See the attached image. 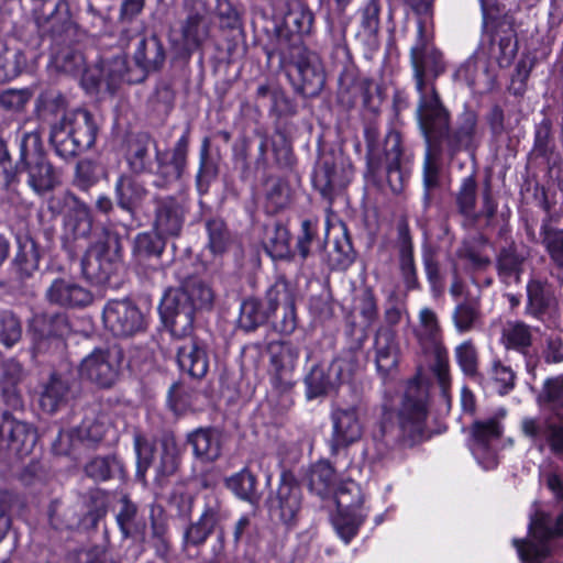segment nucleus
Returning <instances> with one entry per match:
<instances>
[{
    "instance_id": "44",
    "label": "nucleus",
    "mask_w": 563,
    "mask_h": 563,
    "mask_svg": "<svg viewBox=\"0 0 563 563\" xmlns=\"http://www.w3.org/2000/svg\"><path fill=\"white\" fill-rule=\"evenodd\" d=\"M69 395V384L56 374H52L43 385L40 395V407L47 413H55L66 406Z\"/></svg>"
},
{
    "instance_id": "52",
    "label": "nucleus",
    "mask_w": 563,
    "mask_h": 563,
    "mask_svg": "<svg viewBox=\"0 0 563 563\" xmlns=\"http://www.w3.org/2000/svg\"><path fill=\"white\" fill-rule=\"evenodd\" d=\"M336 475L333 466L328 461L314 463L308 474V487L310 492L327 497L335 484Z\"/></svg>"
},
{
    "instance_id": "17",
    "label": "nucleus",
    "mask_w": 563,
    "mask_h": 563,
    "mask_svg": "<svg viewBox=\"0 0 563 563\" xmlns=\"http://www.w3.org/2000/svg\"><path fill=\"white\" fill-rule=\"evenodd\" d=\"M122 361L120 349H95L81 361L79 375L99 388H111L119 379Z\"/></svg>"
},
{
    "instance_id": "22",
    "label": "nucleus",
    "mask_w": 563,
    "mask_h": 563,
    "mask_svg": "<svg viewBox=\"0 0 563 563\" xmlns=\"http://www.w3.org/2000/svg\"><path fill=\"white\" fill-rule=\"evenodd\" d=\"M477 199V181L475 175L472 174L462 180V184L455 195V203L459 212L471 221L472 224L478 222L484 217L486 227L490 225L497 211V203L493 199L490 180L487 179L485 188L482 192V209L475 212Z\"/></svg>"
},
{
    "instance_id": "3",
    "label": "nucleus",
    "mask_w": 563,
    "mask_h": 563,
    "mask_svg": "<svg viewBox=\"0 0 563 563\" xmlns=\"http://www.w3.org/2000/svg\"><path fill=\"white\" fill-rule=\"evenodd\" d=\"M379 136V129L375 123L366 124L364 128L366 145L365 175L376 180L380 177L383 169H385L387 183L391 191L398 194L404 189L405 181L401 135L398 131L390 130L383 142Z\"/></svg>"
},
{
    "instance_id": "18",
    "label": "nucleus",
    "mask_w": 563,
    "mask_h": 563,
    "mask_svg": "<svg viewBox=\"0 0 563 563\" xmlns=\"http://www.w3.org/2000/svg\"><path fill=\"white\" fill-rule=\"evenodd\" d=\"M268 375L273 387L285 393L295 383V369L300 356V347L291 341H272L266 346Z\"/></svg>"
},
{
    "instance_id": "57",
    "label": "nucleus",
    "mask_w": 563,
    "mask_h": 563,
    "mask_svg": "<svg viewBox=\"0 0 563 563\" xmlns=\"http://www.w3.org/2000/svg\"><path fill=\"white\" fill-rule=\"evenodd\" d=\"M528 306L527 313L542 319L552 302V295L547 283L532 279L527 285Z\"/></svg>"
},
{
    "instance_id": "55",
    "label": "nucleus",
    "mask_w": 563,
    "mask_h": 563,
    "mask_svg": "<svg viewBox=\"0 0 563 563\" xmlns=\"http://www.w3.org/2000/svg\"><path fill=\"white\" fill-rule=\"evenodd\" d=\"M167 236L155 232L139 233L134 239L133 254L137 260L159 258L165 250Z\"/></svg>"
},
{
    "instance_id": "10",
    "label": "nucleus",
    "mask_w": 563,
    "mask_h": 563,
    "mask_svg": "<svg viewBox=\"0 0 563 563\" xmlns=\"http://www.w3.org/2000/svg\"><path fill=\"white\" fill-rule=\"evenodd\" d=\"M426 418V391L418 383L411 382L397 413L398 440L407 446L420 442L424 438Z\"/></svg>"
},
{
    "instance_id": "42",
    "label": "nucleus",
    "mask_w": 563,
    "mask_h": 563,
    "mask_svg": "<svg viewBox=\"0 0 563 563\" xmlns=\"http://www.w3.org/2000/svg\"><path fill=\"white\" fill-rule=\"evenodd\" d=\"M482 318V306L478 297H466L455 306L452 312V320L459 333H467L479 328Z\"/></svg>"
},
{
    "instance_id": "30",
    "label": "nucleus",
    "mask_w": 563,
    "mask_h": 563,
    "mask_svg": "<svg viewBox=\"0 0 563 563\" xmlns=\"http://www.w3.org/2000/svg\"><path fill=\"white\" fill-rule=\"evenodd\" d=\"M223 519L218 501L207 504L199 519L191 522L184 531L183 548H199L206 543L216 527Z\"/></svg>"
},
{
    "instance_id": "58",
    "label": "nucleus",
    "mask_w": 563,
    "mask_h": 563,
    "mask_svg": "<svg viewBox=\"0 0 563 563\" xmlns=\"http://www.w3.org/2000/svg\"><path fill=\"white\" fill-rule=\"evenodd\" d=\"M26 64L23 51L0 43V82L16 78L26 68Z\"/></svg>"
},
{
    "instance_id": "31",
    "label": "nucleus",
    "mask_w": 563,
    "mask_h": 563,
    "mask_svg": "<svg viewBox=\"0 0 563 563\" xmlns=\"http://www.w3.org/2000/svg\"><path fill=\"white\" fill-rule=\"evenodd\" d=\"M24 378L22 364L15 358L2 363L0 377V391L3 404L13 411L24 408V400L19 385Z\"/></svg>"
},
{
    "instance_id": "63",
    "label": "nucleus",
    "mask_w": 563,
    "mask_h": 563,
    "mask_svg": "<svg viewBox=\"0 0 563 563\" xmlns=\"http://www.w3.org/2000/svg\"><path fill=\"white\" fill-rule=\"evenodd\" d=\"M497 43L498 53H494L496 59L500 65L509 64L517 54V41L515 30L509 23L503 22L499 24V30L492 40L493 46Z\"/></svg>"
},
{
    "instance_id": "43",
    "label": "nucleus",
    "mask_w": 563,
    "mask_h": 563,
    "mask_svg": "<svg viewBox=\"0 0 563 563\" xmlns=\"http://www.w3.org/2000/svg\"><path fill=\"white\" fill-rule=\"evenodd\" d=\"M358 23L357 37L369 47L377 46L380 30V4L378 0H368L360 9Z\"/></svg>"
},
{
    "instance_id": "37",
    "label": "nucleus",
    "mask_w": 563,
    "mask_h": 563,
    "mask_svg": "<svg viewBox=\"0 0 563 563\" xmlns=\"http://www.w3.org/2000/svg\"><path fill=\"white\" fill-rule=\"evenodd\" d=\"M104 426L96 420H84L80 426L71 430L69 433L59 431L56 440L53 443L54 450L58 454L68 453L69 448L64 445V440H69L71 444L75 441L87 443L88 445L100 442L104 437Z\"/></svg>"
},
{
    "instance_id": "46",
    "label": "nucleus",
    "mask_w": 563,
    "mask_h": 563,
    "mask_svg": "<svg viewBox=\"0 0 563 563\" xmlns=\"http://www.w3.org/2000/svg\"><path fill=\"white\" fill-rule=\"evenodd\" d=\"M31 332L48 335L63 341L71 333V325L65 313H42L34 317Z\"/></svg>"
},
{
    "instance_id": "61",
    "label": "nucleus",
    "mask_w": 563,
    "mask_h": 563,
    "mask_svg": "<svg viewBox=\"0 0 563 563\" xmlns=\"http://www.w3.org/2000/svg\"><path fill=\"white\" fill-rule=\"evenodd\" d=\"M418 340L423 343H429L430 346L439 342L441 327L438 313L430 307H423L419 311L418 325L415 330Z\"/></svg>"
},
{
    "instance_id": "14",
    "label": "nucleus",
    "mask_w": 563,
    "mask_h": 563,
    "mask_svg": "<svg viewBox=\"0 0 563 563\" xmlns=\"http://www.w3.org/2000/svg\"><path fill=\"white\" fill-rule=\"evenodd\" d=\"M38 36L48 41L52 47L74 45L79 42L82 33L71 20L69 5L60 0L49 13H38L35 16Z\"/></svg>"
},
{
    "instance_id": "41",
    "label": "nucleus",
    "mask_w": 563,
    "mask_h": 563,
    "mask_svg": "<svg viewBox=\"0 0 563 563\" xmlns=\"http://www.w3.org/2000/svg\"><path fill=\"white\" fill-rule=\"evenodd\" d=\"M151 144L152 140L147 134H139L129 141L125 158L133 174L153 173Z\"/></svg>"
},
{
    "instance_id": "54",
    "label": "nucleus",
    "mask_w": 563,
    "mask_h": 563,
    "mask_svg": "<svg viewBox=\"0 0 563 563\" xmlns=\"http://www.w3.org/2000/svg\"><path fill=\"white\" fill-rule=\"evenodd\" d=\"M123 471V464L115 455L96 456L84 467L85 474L95 482L109 481Z\"/></svg>"
},
{
    "instance_id": "15",
    "label": "nucleus",
    "mask_w": 563,
    "mask_h": 563,
    "mask_svg": "<svg viewBox=\"0 0 563 563\" xmlns=\"http://www.w3.org/2000/svg\"><path fill=\"white\" fill-rule=\"evenodd\" d=\"M183 10L185 16L179 22V33L184 48L191 53L210 37L212 9L208 0H184Z\"/></svg>"
},
{
    "instance_id": "36",
    "label": "nucleus",
    "mask_w": 563,
    "mask_h": 563,
    "mask_svg": "<svg viewBox=\"0 0 563 563\" xmlns=\"http://www.w3.org/2000/svg\"><path fill=\"white\" fill-rule=\"evenodd\" d=\"M500 342L507 351H516L525 358L532 355V328L523 321H507L501 329Z\"/></svg>"
},
{
    "instance_id": "23",
    "label": "nucleus",
    "mask_w": 563,
    "mask_h": 563,
    "mask_svg": "<svg viewBox=\"0 0 563 563\" xmlns=\"http://www.w3.org/2000/svg\"><path fill=\"white\" fill-rule=\"evenodd\" d=\"M549 515L538 511L530 520L529 540H514L522 563H542L550 554L549 541L556 536Z\"/></svg>"
},
{
    "instance_id": "51",
    "label": "nucleus",
    "mask_w": 563,
    "mask_h": 563,
    "mask_svg": "<svg viewBox=\"0 0 563 563\" xmlns=\"http://www.w3.org/2000/svg\"><path fill=\"white\" fill-rule=\"evenodd\" d=\"M314 15L307 3L291 1L284 18L285 26L298 35L309 34L312 30Z\"/></svg>"
},
{
    "instance_id": "45",
    "label": "nucleus",
    "mask_w": 563,
    "mask_h": 563,
    "mask_svg": "<svg viewBox=\"0 0 563 563\" xmlns=\"http://www.w3.org/2000/svg\"><path fill=\"white\" fill-rule=\"evenodd\" d=\"M115 520L124 539L135 538L143 534L145 521L139 515V508L128 495L120 498V508L115 515Z\"/></svg>"
},
{
    "instance_id": "47",
    "label": "nucleus",
    "mask_w": 563,
    "mask_h": 563,
    "mask_svg": "<svg viewBox=\"0 0 563 563\" xmlns=\"http://www.w3.org/2000/svg\"><path fill=\"white\" fill-rule=\"evenodd\" d=\"M18 252L13 260V265L22 279L32 276L37 271L40 263V252L36 242L24 236L18 239Z\"/></svg>"
},
{
    "instance_id": "21",
    "label": "nucleus",
    "mask_w": 563,
    "mask_h": 563,
    "mask_svg": "<svg viewBox=\"0 0 563 563\" xmlns=\"http://www.w3.org/2000/svg\"><path fill=\"white\" fill-rule=\"evenodd\" d=\"M103 322L118 338H131L146 330V320L141 309L131 300H111L103 308Z\"/></svg>"
},
{
    "instance_id": "64",
    "label": "nucleus",
    "mask_w": 563,
    "mask_h": 563,
    "mask_svg": "<svg viewBox=\"0 0 563 563\" xmlns=\"http://www.w3.org/2000/svg\"><path fill=\"white\" fill-rule=\"evenodd\" d=\"M542 244L553 264L563 271V230L551 227L549 221L541 225Z\"/></svg>"
},
{
    "instance_id": "27",
    "label": "nucleus",
    "mask_w": 563,
    "mask_h": 563,
    "mask_svg": "<svg viewBox=\"0 0 563 563\" xmlns=\"http://www.w3.org/2000/svg\"><path fill=\"white\" fill-rule=\"evenodd\" d=\"M332 435L329 441L332 454H338L340 449L347 448L362 435V426L357 410L353 407L338 408L331 413Z\"/></svg>"
},
{
    "instance_id": "19",
    "label": "nucleus",
    "mask_w": 563,
    "mask_h": 563,
    "mask_svg": "<svg viewBox=\"0 0 563 563\" xmlns=\"http://www.w3.org/2000/svg\"><path fill=\"white\" fill-rule=\"evenodd\" d=\"M188 211L189 200L183 194L155 196L153 198L152 229L167 238H178L181 234Z\"/></svg>"
},
{
    "instance_id": "39",
    "label": "nucleus",
    "mask_w": 563,
    "mask_h": 563,
    "mask_svg": "<svg viewBox=\"0 0 563 563\" xmlns=\"http://www.w3.org/2000/svg\"><path fill=\"white\" fill-rule=\"evenodd\" d=\"M146 195L147 190L144 185L131 175L122 174L118 177L114 185V197L121 209L131 214L134 213Z\"/></svg>"
},
{
    "instance_id": "34",
    "label": "nucleus",
    "mask_w": 563,
    "mask_h": 563,
    "mask_svg": "<svg viewBox=\"0 0 563 563\" xmlns=\"http://www.w3.org/2000/svg\"><path fill=\"white\" fill-rule=\"evenodd\" d=\"M187 443L192 446L195 457L203 463H212L221 456L222 435L217 428H198L191 431L187 434Z\"/></svg>"
},
{
    "instance_id": "1",
    "label": "nucleus",
    "mask_w": 563,
    "mask_h": 563,
    "mask_svg": "<svg viewBox=\"0 0 563 563\" xmlns=\"http://www.w3.org/2000/svg\"><path fill=\"white\" fill-rule=\"evenodd\" d=\"M409 56L418 93L416 119L426 144L424 168L435 173L438 164L477 148L479 119L476 111L465 107L452 122L451 111L435 87V80L445 71L443 54L429 43L422 20Z\"/></svg>"
},
{
    "instance_id": "49",
    "label": "nucleus",
    "mask_w": 563,
    "mask_h": 563,
    "mask_svg": "<svg viewBox=\"0 0 563 563\" xmlns=\"http://www.w3.org/2000/svg\"><path fill=\"white\" fill-rule=\"evenodd\" d=\"M206 230L208 234L207 249L214 257H222L234 243L227 224L221 219H209L206 222Z\"/></svg>"
},
{
    "instance_id": "28",
    "label": "nucleus",
    "mask_w": 563,
    "mask_h": 563,
    "mask_svg": "<svg viewBox=\"0 0 563 563\" xmlns=\"http://www.w3.org/2000/svg\"><path fill=\"white\" fill-rule=\"evenodd\" d=\"M397 254L398 268L407 290H418L421 284L418 278V269L413 254V242L406 218L397 222Z\"/></svg>"
},
{
    "instance_id": "26",
    "label": "nucleus",
    "mask_w": 563,
    "mask_h": 563,
    "mask_svg": "<svg viewBox=\"0 0 563 563\" xmlns=\"http://www.w3.org/2000/svg\"><path fill=\"white\" fill-rule=\"evenodd\" d=\"M521 432L533 443L539 442V450L542 451L544 443L550 451L556 455H563V418H548L541 421L539 418H523L521 421Z\"/></svg>"
},
{
    "instance_id": "38",
    "label": "nucleus",
    "mask_w": 563,
    "mask_h": 563,
    "mask_svg": "<svg viewBox=\"0 0 563 563\" xmlns=\"http://www.w3.org/2000/svg\"><path fill=\"white\" fill-rule=\"evenodd\" d=\"M526 256L518 251L515 242L503 246L496 256L499 278L507 285L518 284L523 272Z\"/></svg>"
},
{
    "instance_id": "16",
    "label": "nucleus",
    "mask_w": 563,
    "mask_h": 563,
    "mask_svg": "<svg viewBox=\"0 0 563 563\" xmlns=\"http://www.w3.org/2000/svg\"><path fill=\"white\" fill-rule=\"evenodd\" d=\"M302 499V490L296 477L290 472H284L278 487L267 499L268 512L273 519L292 528L298 523Z\"/></svg>"
},
{
    "instance_id": "24",
    "label": "nucleus",
    "mask_w": 563,
    "mask_h": 563,
    "mask_svg": "<svg viewBox=\"0 0 563 563\" xmlns=\"http://www.w3.org/2000/svg\"><path fill=\"white\" fill-rule=\"evenodd\" d=\"M505 411L486 420H476L470 427L471 450L474 456L485 468H493L497 465L496 454L492 445L503 435L501 419Z\"/></svg>"
},
{
    "instance_id": "35",
    "label": "nucleus",
    "mask_w": 563,
    "mask_h": 563,
    "mask_svg": "<svg viewBox=\"0 0 563 563\" xmlns=\"http://www.w3.org/2000/svg\"><path fill=\"white\" fill-rule=\"evenodd\" d=\"M63 118L70 128V132L75 134L81 151L89 150L95 144L98 133V124L93 115L86 109H76L65 113Z\"/></svg>"
},
{
    "instance_id": "9",
    "label": "nucleus",
    "mask_w": 563,
    "mask_h": 563,
    "mask_svg": "<svg viewBox=\"0 0 563 563\" xmlns=\"http://www.w3.org/2000/svg\"><path fill=\"white\" fill-rule=\"evenodd\" d=\"M365 336L358 339L357 346L344 352L335 358L325 369L314 365L305 378L308 398H316L327 394L340 383L347 382L358 368L360 362L356 350H360Z\"/></svg>"
},
{
    "instance_id": "50",
    "label": "nucleus",
    "mask_w": 563,
    "mask_h": 563,
    "mask_svg": "<svg viewBox=\"0 0 563 563\" xmlns=\"http://www.w3.org/2000/svg\"><path fill=\"white\" fill-rule=\"evenodd\" d=\"M219 165L216 158L210 154V140H202L199 152V168L196 175V186L198 191L203 195L208 192L210 185L218 178Z\"/></svg>"
},
{
    "instance_id": "4",
    "label": "nucleus",
    "mask_w": 563,
    "mask_h": 563,
    "mask_svg": "<svg viewBox=\"0 0 563 563\" xmlns=\"http://www.w3.org/2000/svg\"><path fill=\"white\" fill-rule=\"evenodd\" d=\"M165 59L162 41L156 35L142 36L133 53V65L129 64L125 56H115L109 60V86L113 87L117 82L141 84L150 74L161 70Z\"/></svg>"
},
{
    "instance_id": "32",
    "label": "nucleus",
    "mask_w": 563,
    "mask_h": 563,
    "mask_svg": "<svg viewBox=\"0 0 563 563\" xmlns=\"http://www.w3.org/2000/svg\"><path fill=\"white\" fill-rule=\"evenodd\" d=\"M312 181L321 196L332 202L335 194L347 185L349 178L344 170L338 167L332 156H325L316 168Z\"/></svg>"
},
{
    "instance_id": "5",
    "label": "nucleus",
    "mask_w": 563,
    "mask_h": 563,
    "mask_svg": "<svg viewBox=\"0 0 563 563\" xmlns=\"http://www.w3.org/2000/svg\"><path fill=\"white\" fill-rule=\"evenodd\" d=\"M283 58L294 90L305 98L319 96L325 84L320 56L301 43H294Z\"/></svg>"
},
{
    "instance_id": "12",
    "label": "nucleus",
    "mask_w": 563,
    "mask_h": 563,
    "mask_svg": "<svg viewBox=\"0 0 563 563\" xmlns=\"http://www.w3.org/2000/svg\"><path fill=\"white\" fill-rule=\"evenodd\" d=\"M120 241L108 234L87 249L81 260L82 274L93 283L106 284L120 267Z\"/></svg>"
},
{
    "instance_id": "13",
    "label": "nucleus",
    "mask_w": 563,
    "mask_h": 563,
    "mask_svg": "<svg viewBox=\"0 0 563 563\" xmlns=\"http://www.w3.org/2000/svg\"><path fill=\"white\" fill-rule=\"evenodd\" d=\"M40 137L35 133H25L21 140V163L27 173V184L34 192L42 195L53 190L57 176L53 165L37 151Z\"/></svg>"
},
{
    "instance_id": "62",
    "label": "nucleus",
    "mask_w": 563,
    "mask_h": 563,
    "mask_svg": "<svg viewBox=\"0 0 563 563\" xmlns=\"http://www.w3.org/2000/svg\"><path fill=\"white\" fill-rule=\"evenodd\" d=\"M354 258L352 242L346 232H343L328 251V264L332 269L344 271L354 262Z\"/></svg>"
},
{
    "instance_id": "7",
    "label": "nucleus",
    "mask_w": 563,
    "mask_h": 563,
    "mask_svg": "<svg viewBox=\"0 0 563 563\" xmlns=\"http://www.w3.org/2000/svg\"><path fill=\"white\" fill-rule=\"evenodd\" d=\"M48 209L53 213H60L65 209L64 217V246L74 252V243L87 239L92 230V214L90 207L80 200L74 192L67 190L53 196L48 201Z\"/></svg>"
},
{
    "instance_id": "59",
    "label": "nucleus",
    "mask_w": 563,
    "mask_h": 563,
    "mask_svg": "<svg viewBox=\"0 0 563 563\" xmlns=\"http://www.w3.org/2000/svg\"><path fill=\"white\" fill-rule=\"evenodd\" d=\"M291 189L282 178H269L265 185V207L268 212L276 213L290 205Z\"/></svg>"
},
{
    "instance_id": "29",
    "label": "nucleus",
    "mask_w": 563,
    "mask_h": 563,
    "mask_svg": "<svg viewBox=\"0 0 563 563\" xmlns=\"http://www.w3.org/2000/svg\"><path fill=\"white\" fill-rule=\"evenodd\" d=\"M45 297L48 302L66 308H84L93 301L89 289L64 278H56L46 289Z\"/></svg>"
},
{
    "instance_id": "33",
    "label": "nucleus",
    "mask_w": 563,
    "mask_h": 563,
    "mask_svg": "<svg viewBox=\"0 0 563 563\" xmlns=\"http://www.w3.org/2000/svg\"><path fill=\"white\" fill-rule=\"evenodd\" d=\"M374 350L376 368L386 376L397 367L399 361L400 347L396 331L388 327L379 328L375 334Z\"/></svg>"
},
{
    "instance_id": "25",
    "label": "nucleus",
    "mask_w": 563,
    "mask_h": 563,
    "mask_svg": "<svg viewBox=\"0 0 563 563\" xmlns=\"http://www.w3.org/2000/svg\"><path fill=\"white\" fill-rule=\"evenodd\" d=\"M176 361L179 369L191 378H203L209 369V354L207 346L192 334L188 336H174Z\"/></svg>"
},
{
    "instance_id": "11",
    "label": "nucleus",
    "mask_w": 563,
    "mask_h": 563,
    "mask_svg": "<svg viewBox=\"0 0 563 563\" xmlns=\"http://www.w3.org/2000/svg\"><path fill=\"white\" fill-rule=\"evenodd\" d=\"M335 503L338 515L333 526L339 537L349 543L367 517L361 487L353 481L342 483L335 493Z\"/></svg>"
},
{
    "instance_id": "40",
    "label": "nucleus",
    "mask_w": 563,
    "mask_h": 563,
    "mask_svg": "<svg viewBox=\"0 0 563 563\" xmlns=\"http://www.w3.org/2000/svg\"><path fill=\"white\" fill-rule=\"evenodd\" d=\"M263 246L273 260L294 258L295 254L290 246V233L280 222H274L265 227Z\"/></svg>"
},
{
    "instance_id": "56",
    "label": "nucleus",
    "mask_w": 563,
    "mask_h": 563,
    "mask_svg": "<svg viewBox=\"0 0 563 563\" xmlns=\"http://www.w3.org/2000/svg\"><path fill=\"white\" fill-rule=\"evenodd\" d=\"M272 312L256 298L245 299L240 308L239 325L246 332L256 330L263 325Z\"/></svg>"
},
{
    "instance_id": "53",
    "label": "nucleus",
    "mask_w": 563,
    "mask_h": 563,
    "mask_svg": "<svg viewBox=\"0 0 563 563\" xmlns=\"http://www.w3.org/2000/svg\"><path fill=\"white\" fill-rule=\"evenodd\" d=\"M49 141L56 154L65 159L75 157L82 152L64 118L52 126Z\"/></svg>"
},
{
    "instance_id": "2",
    "label": "nucleus",
    "mask_w": 563,
    "mask_h": 563,
    "mask_svg": "<svg viewBox=\"0 0 563 563\" xmlns=\"http://www.w3.org/2000/svg\"><path fill=\"white\" fill-rule=\"evenodd\" d=\"M212 301L211 288L201 279L189 277L178 288L165 292L159 306L161 317L173 336H188L194 332L196 312L209 309Z\"/></svg>"
},
{
    "instance_id": "48",
    "label": "nucleus",
    "mask_w": 563,
    "mask_h": 563,
    "mask_svg": "<svg viewBox=\"0 0 563 563\" xmlns=\"http://www.w3.org/2000/svg\"><path fill=\"white\" fill-rule=\"evenodd\" d=\"M225 486L236 497L249 501L252 505L258 504L261 499V493L257 489L256 476L246 467L227 478Z\"/></svg>"
},
{
    "instance_id": "8",
    "label": "nucleus",
    "mask_w": 563,
    "mask_h": 563,
    "mask_svg": "<svg viewBox=\"0 0 563 563\" xmlns=\"http://www.w3.org/2000/svg\"><path fill=\"white\" fill-rule=\"evenodd\" d=\"M11 411H0V461L5 463L31 454L37 441L36 428Z\"/></svg>"
},
{
    "instance_id": "6",
    "label": "nucleus",
    "mask_w": 563,
    "mask_h": 563,
    "mask_svg": "<svg viewBox=\"0 0 563 563\" xmlns=\"http://www.w3.org/2000/svg\"><path fill=\"white\" fill-rule=\"evenodd\" d=\"M134 449L137 456L136 477L145 481L147 470L153 466L155 481L163 485L175 475L180 465V449L172 434H165L159 441L158 457L155 459L153 443L143 434H134Z\"/></svg>"
},
{
    "instance_id": "60",
    "label": "nucleus",
    "mask_w": 563,
    "mask_h": 563,
    "mask_svg": "<svg viewBox=\"0 0 563 563\" xmlns=\"http://www.w3.org/2000/svg\"><path fill=\"white\" fill-rule=\"evenodd\" d=\"M340 93L352 92L347 100L350 103L355 102V95L358 93L364 107H371L373 90L377 89L375 82L369 78L354 79L347 73L340 76Z\"/></svg>"
},
{
    "instance_id": "20",
    "label": "nucleus",
    "mask_w": 563,
    "mask_h": 563,
    "mask_svg": "<svg viewBox=\"0 0 563 563\" xmlns=\"http://www.w3.org/2000/svg\"><path fill=\"white\" fill-rule=\"evenodd\" d=\"M189 132L186 131L170 150L155 151L156 169L153 170L156 188L165 189L181 179L188 165Z\"/></svg>"
}]
</instances>
